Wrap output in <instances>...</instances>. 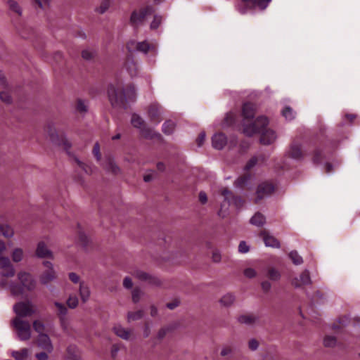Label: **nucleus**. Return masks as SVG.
Returning a JSON list of instances; mask_svg holds the SVG:
<instances>
[{
  "label": "nucleus",
  "instance_id": "6e6d98bb",
  "mask_svg": "<svg viewBox=\"0 0 360 360\" xmlns=\"http://www.w3.org/2000/svg\"><path fill=\"white\" fill-rule=\"evenodd\" d=\"M212 261L215 263L220 262L221 259V256L220 252L218 250H214L212 252Z\"/></svg>",
  "mask_w": 360,
  "mask_h": 360
},
{
  "label": "nucleus",
  "instance_id": "f03ea898",
  "mask_svg": "<svg viewBox=\"0 0 360 360\" xmlns=\"http://www.w3.org/2000/svg\"><path fill=\"white\" fill-rule=\"evenodd\" d=\"M108 94L113 106L122 105L125 102L133 101L136 96L135 89L133 86H128L122 89L111 85L108 88Z\"/></svg>",
  "mask_w": 360,
  "mask_h": 360
},
{
  "label": "nucleus",
  "instance_id": "603ef678",
  "mask_svg": "<svg viewBox=\"0 0 360 360\" xmlns=\"http://www.w3.org/2000/svg\"><path fill=\"white\" fill-rule=\"evenodd\" d=\"M243 274L248 278H255L257 276V271L252 268H247L244 270Z\"/></svg>",
  "mask_w": 360,
  "mask_h": 360
},
{
  "label": "nucleus",
  "instance_id": "6ab92c4d",
  "mask_svg": "<svg viewBox=\"0 0 360 360\" xmlns=\"http://www.w3.org/2000/svg\"><path fill=\"white\" fill-rule=\"evenodd\" d=\"M54 306L57 309V314L60 316V323L63 328L66 329V318L65 316L68 314V308L64 304L59 302H54Z\"/></svg>",
  "mask_w": 360,
  "mask_h": 360
},
{
  "label": "nucleus",
  "instance_id": "4468645a",
  "mask_svg": "<svg viewBox=\"0 0 360 360\" xmlns=\"http://www.w3.org/2000/svg\"><path fill=\"white\" fill-rule=\"evenodd\" d=\"M37 346L46 351L48 353H51L53 351V345L52 342L47 334H41L37 338Z\"/></svg>",
  "mask_w": 360,
  "mask_h": 360
},
{
  "label": "nucleus",
  "instance_id": "423d86ee",
  "mask_svg": "<svg viewBox=\"0 0 360 360\" xmlns=\"http://www.w3.org/2000/svg\"><path fill=\"white\" fill-rule=\"evenodd\" d=\"M221 194L224 196V202L221 205L218 214L221 217L226 216L228 206L231 204H233L236 207H240L243 204L241 198L234 197L231 191L226 188L221 189Z\"/></svg>",
  "mask_w": 360,
  "mask_h": 360
},
{
  "label": "nucleus",
  "instance_id": "aec40b11",
  "mask_svg": "<svg viewBox=\"0 0 360 360\" xmlns=\"http://www.w3.org/2000/svg\"><path fill=\"white\" fill-rule=\"evenodd\" d=\"M260 235L262 237L266 246L274 248H280V242L274 236H271L266 231L261 232Z\"/></svg>",
  "mask_w": 360,
  "mask_h": 360
},
{
  "label": "nucleus",
  "instance_id": "de8ad7c7",
  "mask_svg": "<svg viewBox=\"0 0 360 360\" xmlns=\"http://www.w3.org/2000/svg\"><path fill=\"white\" fill-rule=\"evenodd\" d=\"M336 342V338L334 336H326L323 340V344L326 347H333Z\"/></svg>",
  "mask_w": 360,
  "mask_h": 360
},
{
  "label": "nucleus",
  "instance_id": "39448f33",
  "mask_svg": "<svg viewBox=\"0 0 360 360\" xmlns=\"http://www.w3.org/2000/svg\"><path fill=\"white\" fill-rule=\"evenodd\" d=\"M68 276L73 284L78 285V292L80 299L83 303H86L91 296V290L89 285L75 272H69Z\"/></svg>",
  "mask_w": 360,
  "mask_h": 360
},
{
  "label": "nucleus",
  "instance_id": "473e14b6",
  "mask_svg": "<svg viewBox=\"0 0 360 360\" xmlns=\"http://www.w3.org/2000/svg\"><path fill=\"white\" fill-rule=\"evenodd\" d=\"M24 257V252L20 248H14L11 252V258L14 262H20Z\"/></svg>",
  "mask_w": 360,
  "mask_h": 360
},
{
  "label": "nucleus",
  "instance_id": "052dcab7",
  "mask_svg": "<svg viewBox=\"0 0 360 360\" xmlns=\"http://www.w3.org/2000/svg\"><path fill=\"white\" fill-rule=\"evenodd\" d=\"M205 132H202L199 134V136L196 140L198 146L199 147L202 146L205 142Z\"/></svg>",
  "mask_w": 360,
  "mask_h": 360
},
{
  "label": "nucleus",
  "instance_id": "c756f323",
  "mask_svg": "<svg viewBox=\"0 0 360 360\" xmlns=\"http://www.w3.org/2000/svg\"><path fill=\"white\" fill-rule=\"evenodd\" d=\"M131 123L134 127L139 129L141 133L143 134L145 123L143 120L139 115L133 114L131 119Z\"/></svg>",
  "mask_w": 360,
  "mask_h": 360
},
{
  "label": "nucleus",
  "instance_id": "2eb2a0df",
  "mask_svg": "<svg viewBox=\"0 0 360 360\" xmlns=\"http://www.w3.org/2000/svg\"><path fill=\"white\" fill-rule=\"evenodd\" d=\"M311 278L307 270L304 271L299 277H295L291 281V284L296 288L311 284Z\"/></svg>",
  "mask_w": 360,
  "mask_h": 360
},
{
  "label": "nucleus",
  "instance_id": "72a5a7b5",
  "mask_svg": "<svg viewBox=\"0 0 360 360\" xmlns=\"http://www.w3.org/2000/svg\"><path fill=\"white\" fill-rule=\"evenodd\" d=\"M112 0H102L96 8L97 13L103 14L106 12L112 5Z\"/></svg>",
  "mask_w": 360,
  "mask_h": 360
},
{
  "label": "nucleus",
  "instance_id": "dca6fc26",
  "mask_svg": "<svg viewBox=\"0 0 360 360\" xmlns=\"http://www.w3.org/2000/svg\"><path fill=\"white\" fill-rule=\"evenodd\" d=\"M36 255L40 258H54L53 253L50 249L48 248L47 245L44 241H41L37 244Z\"/></svg>",
  "mask_w": 360,
  "mask_h": 360
},
{
  "label": "nucleus",
  "instance_id": "b1692460",
  "mask_svg": "<svg viewBox=\"0 0 360 360\" xmlns=\"http://www.w3.org/2000/svg\"><path fill=\"white\" fill-rule=\"evenodd\" d=\"M103 167L105 170L108 172L117 174L120 172V168L115 163L114 160L111 158H107L103 163Z\"/></svg>",
  "mask_w": 360,
  "mask_h": 360
},
{
  "label": "nucleus",
  "instance_id": "c85d7f7f",
  "mask_svg": "<svg viewBox=\"0 0 360 360\" xmlns=\"http://www.w3.org/2000/svg\"><path fill=\"white\" fill-rule=\"evenodd\" d=\"M256 108L254 104L250 103H245L243 108V115L245 120L253 117Z\"/></svg>",
  "mask_w": 360,
  "mask_h": 360
},
{
  "label": "nucleus",
  "instance_id": "393cba45",
  "mask_svg": "<svg viewBox=\"0 0 360 360\" xmlns=\"http://www.w3.org/2000/svg\"><path fill=\"white\" fill-rule=\"evenodd\" d=\"M15 234L13 228L8 223H0V236L11 238Z\"/></svg>",
  "mask_w": 360,
  "mask_h": 360
},
{
  "label": "nucleus",
  "instance_id": "20e7f679",
  "mask_svg": "<svg viewBox=\"0 0 360 360\" xmlns=\"http://www.w3.org/2000/svg\"><path fill=\"white\" fill-rule=\"evenodd\" d=\"M11 326L15 330L17 338L20 341H27L31 338L32 330L29 321L20 317H15L11 321Z\"/></svg>",
  "mask_w": 360,
  "mask_h": 360
},
{
  "label": "nucleus",
  "instance_id": "a18cd8bd",
  "mask_svg": "<svg viewBox=\"0 0 360 360\" xmlns=\"http://www.w3.org/2000/svg\"><path fill=\"white\" fill-rule=\"evenodd\" d=\"M174 127L175 124L173 122L167 121L163 124L162 130L165 134H170L173 131Z\"/></svg>",
  "mask_w": 360,
  "mask_h": 360
},
{
  "label": "nucleus",
  "instance_id": "f8f14e48",
  "mask_svg": "<svg viewBox=\"0 0 360 360\" xmlns=\"http://www.w3.org/2000/svg\"><path fill=\"white\" fill-rule=\"evenodd\" d=\"M127 49L129 51H141L147 53L149 51L156 52L154 46L150 45L147 41L138 42L135 40H131L127 44Z\"/></svg>",
  "mask_w": 360,
  "mask_h": 360
},
{
  "label": "nucleus",
  "instance_id": "c03bdc74",
  "mask_svg": "<svg viewBox=\"0 0 360 360\" xmlns=\"http://www.w3.org/2000/svg\"><path fill=\"white\" fill-rule=\"evenodd\" d=\"M289 257L295 265H300L303 262L302 257L296 251L290 252Z\"/></svg>",
  "mask_w": 360,
  "mask_h": 360
},
{
  "label": "nucleus",
  "instance_id": "bf43d9fd",
  "mask_svg": "<svg viewBox=\"0 0 360 360\" xmlns=\"http://www.w3.org/2000/svg\"><path fill=\"white\" fill-rule=\"evenodd\" d=\"M123 285L125 288H127V289L131 288L133 286V283H132L131 278H129V277L124 278V279L123 281Z\"/></svg>",
  "mask_w": 360,
  "mask_h": 360
},
{
  "label": "nucleus",
  "instance_id": "9d476101",
  "mask_svg": "<svg viewBox=\"0 0 360 360\" xmlns=\"http://www.w3.org/2000/svg\"><path fill=\"white\" fill-rule=\"evenodd\" d=\"M43 265L46 268V270L39 276V281L41 284L47 285L56 279L57 274L54 269L53 264L51 262L44 261Z\"/></svg>",
  "mask_w": 360,
  "mask_h": 360
},
{
  "label": "nucleus",
  "instance_id": "ddd939ff",
  "mask_svg": "<svg viewBox=\"0 0 360 360\" xmlns=\"http://www.w3.org/2000/svg\"><path fill=\"white\" fill-rule=\"evenodd\" d=\"M274 191V187L271 183L264 182L258 186L256 192L255 201L258 202L264 198L269 196Z\"/></svg>",
  "mask_w": 360,
  "mask_h": 360
},
{
  "label": "nucleus",
  "instance_id": "a878e982",
  "mask_svg": "<svg viewBox=\"0 0 360 360\" xmlns=\"http://www.w3.org/2000/svg\"><path fill=\"white\" fill-rule=\"evenodd\" d=\"M244 4L248 6L255 7L257 6L260 9L264 10L267 6L268 4L271 2V0H241Z\"/></svg>",
  "mask_w": 360,
  "mask_h": 360
},
{
  "label": "nucleus",
  "instance_id": "cd10ccee",
  "mask_svg": "<svg viewBox=\"0 0 360 360\" xmlns=\"http://www.w3.org/2000/svg\"><path fill=\"white\" fill-rule=\"evenodd\" d=\"M288 155L295 160L300 159L302 157L300 146L297 143H292L288 151Z\"/></svg>",
  "mask_w": 360,
  "mask_h": 360
},
{
  "label": "nucleus",
  "instance_id": "3c124183",
  "mask_svg": "<svg viewBox=\"0 0 360 360\" xmlns=\"http://www.w3.org/2000/svg\"><path fill=\"white\" fill-rule=\"evenodd\" d=\"M233 352L232 347L230 345H224L222 347L220 354L222 356H226L231 355Z\"/></svg>",
  "mask_w": 360,
  "mask_h": 360
},
{
  "label": "nucleus",
  "instance_id": "37998d69",
  "mask_svg": "<svg viewBox=\"0 0 360 360\" xmlns=\"http://www.w3.org/2000/svg\"><path fill=\"white\" fill-rule=\"evenodd\" d=\"M52 0H33L35 6L39 7L42 10H45L49 7Z\"/></svg>",
  "mask_w": 360,
  "mask_h": 360
},
{
  "label": "nucleus",
  "instance_id": "7ed1b4c3",
  "mask_svg": "<svg viewBox=\"0 0 360 360\" xmlns=\"http://www.w3.org/2000/svg\"><path fill=\"white\" fill-rule=\"evenodd\" d=\"M20 284L11 286V293L14 297H22L25 292H30L35 289L37 283L34 277L28 272L20 271L18 274Z\"/></svg>",
  "mask_w": 360,
  "mask_h": 360
},
{
  "label": "nucleus",
  "instance_id": "69168bd1",
  "mask_svg": "<svg viewBox=\"0 0 360 360\" xmlns=\"http://www.w3.org/2000/svg\"><path fill=\"white\" fill-rule=\"evenodd\" d=\"M0 85L4 89H6L8 86L5 75L2 72H0Z\"/></svg>",
  "mask_w": 360,
  "mask_h": 360
},
{
  "label": "nucleus",
  "instance_id": "a211bd4d",
  "mask_svg": "<svg viewBox=\"0 0 360 360\" xmlns=\"http://www.w3.org/2000/svg\"><path fill=\"white\" fill-rule=\"evenodd\" d=\"M238 322L247 326H254L259 322V316L253 314L240 315L237 318Z\"/></svg>",
  "mask_w": 360,
  "mask_h": 360
},
{
  "label": "nucleus",
  "instance_id": "7c9ffc66",
  "mask_svg": "<svg viewBox=\"0 0 360 360\" xmlns=\"http://www.w3.org/2000/svg\"><path fill=\"white\" fill-rule=\"evenodd\" d=\"M30 351L27 348H23L18 351H12L11 356L15 360H25L29 356Z\"/></svg>",
  "mask_w": 360,
  "mask_h": 360
},
{
  "label": "nucleus",
  "instance_id": "4c0bfd02",
  "mask_svg": "<svg viewBox=\"0 0 360 360\" xmlns=\"http://www.w3.org/2000/svg\"><path fill=\"white\" fill-rule=\"evenodd\" d=\"M266 276L273 281H277L280 280L281 275L277 269L271 267L268 269Z\"/></svg>",
  "mask_w": 360,
  "mask_h": 360
},
{
  "label": "nucleus",
  "instance_id": "0e129e2a",
  "mask_svg": "<svg viewBox=\"0 0 360 360\" xmlns=\"http://www.w3.org/2000/svg\"><path fill=\"white\" fill-rule=\"evenodd\" d=\"M93 153L96 156V158L98 160H99L101 159L100 148H99L98 143H96L94 145V147L93 149Z\"/></svg>",
  "mask_w": 360,
  "mask_h": 360
},
{
  "label": "nucleus",
  "instance_id": "09e8293b",
  "mask_svg": "<svg viewBox=\"0 0 360 360\" xmlns=\"http://www.w3.org/2000/svg\"><path fill=\"white\" fill-rule=\"evenodd\" d=\"M162 22V17L160 15H154L153 20L150 23V29H157Z\"/></svg>",
  "mask_w": 360,
  "mask_h": 360
},
{
  "label": "nucleus",
  "instance_id": "5fc2aeb1",
  "mask_svg": "<svg viewBox=\"0 0 360 360\" xmlns=\"http://www.w3.org/2000/svg\"><path fill=\"white\" fill-rule=\"evenodd\" d=\"M142 292L138 289H135L132 292V300L134 302H138L141 298Z\"/></svg>",
  "mask_w": 360,
  "mask_h": 360
},
{
  "label": "nucleus",
  "instance_id": "9b49d317",
  "mask_svg": "<svg viewBox=\"0 0 360 360\" xmlns=\"http://www.w3.org/2000/svg\"><path fill=\"white\" fill-rule=\"evenodd\" d=\"M47 133L50 140L54 144L63 146L65 150L70 148V142L63 135L59 134L53 126L49 125L48 127Z\"/></svg>",
  "mask_w": 360,
  "mask_h": 360
},
{
  "label": "nucleus",
  "instance_id": "49530a36",
  "mask_svg": "<svg viewBox=\"0 0 360 360\" xmlns=\"http://www.w3.org/2000/svg\"><path fill=\"white\" fill-rule=\"evenodd\" d=\"M5 89L6 90H2L0 91V98L3 102L10 103L12 100L11 96L9 91L7 90V88Z\"/></svg>",
  "mask_w": 360,
  "mask_h": 360
},
{
  "label": "nucleus",
  "instance_id": "5701e85b",
  "mask_svg": "<svg viewBox=\"0 0 360 360\" xmlns=\"http://www.w3.org/2000/svg\"><path fill=\"white\" fill-rule=\"evenodd\" d=\"M162 114L161 108L158 104H153L148 110V115L152 120L158 123L160 122V116Z\"/></svg>",
  "mask_w": 360,
  "mask_h": 360
},
{
  "label": "nucleus",
  "instance_id": "680f3d73",
  "mask_svg": "<svg viewBox=\"0 0 360 360\" xmlns=\"http://www.w3.org/2000/svg\"><path fill=\"white\" fill-rule=\"evenodd\" d=\"M257 158H251L249 160V162L247 163V165L245 166V169L247 170L250 169L251 168H252L257 164Z\"/></svg>",
  "mask_w": 360,
  "mask_h": 360
},
{
  "label": "nucleus",
  "instance_id": "e2e57ef3",
  "mask_svg": "<svg viewBox=\"0 0 360 360\" xmlns=\"http://www.w3.org/2000/svg\"><path fill=\"white\" fill-rule=\"evenodd\" d=\"M76 162H77L78 165L84 170L86 173H91L92 171L91 169H89V167L84 162L79 161V160L76 159Z\"/></svg>",
  "mask_w": 360,
  "mask_h": 360
},
{
  "label": "nucleus",
  "instance_id": "79ce46f5",
  "mask_svg": "<svg viewBox=\"0 0 360 360\" xmlns=\"http://www.w3.org/2000/svg\"><path fill=\"white\" fill-rule=\"evenodd\" d=\"M143 316V312L139 310L136 312H129L127 315V320L129 322L141 319Z\"/></svg>",
  "mask_w": 360,
  "mask_h": 360
},
{
  "label": "nucleus",
  "instance_id": "a19ab883",
  "mask_svg": "<svg viewBox=\"0 0 360 360\" xmlns=\"http://www.w3.org/2000/svg\"><path fill=\"white\" fill-rule=\"evenodd\" d=\"M282 115L287 120L289 121L293 120L295 117V112L288 106L284 108L282 110Z\"/></svg>",
  "mask_w": 360,
  "mask_h": 360
},
{
  "label": "nucleus",
  "instance_id": "338daca9",
  "mask_svg": "<svg viewBox=\"0 0 360 360\" xmlns=\"http://www.w3.org/2000/svg\"><path fill=\"white\" fill-rule=\"evenodd\" d=\"M179 301L178 300H174L172 302L167 303V308H169L170 309H174L177 306H179Z\"/></svg>",
  "mask_w": 360,
  "mask_h": 360
},
{
  "label": "nucleus",
  "instance_id": "4be33fe9",
  "mask_svg": "<svg viewBox=\"0 0 360 360\" xmlns=\"http://www.w3.org/2000/svg\"><path fill=\"white\" fill-rule=\"evenodd\" d=\"M235 301V295L232 293L228 292L221 297L219 300V303L221 307L229 308L234 304Z\"/></svg>",
  "mask_w": 360,
  "mask_h": 360
},
{
  "label": "nucleus",
  "instance_id": "864d4df0",
  "mask_svg": "<svg viewBox=\"0 0 360 360\" xmlns=\"http://www.w3.org/2000/svg\"><path fill=\"white\" fill-rule=\"evenodd\" d=\"M249 246L245 241H241L238 245V251L241 253H247L249 251Z\"/></svg>",
  "mask_w": 360,
  "mask_h": 360
},
{
  "label": "nucleus",
  "instance_id": "1a4fd4ad",
  "mask_svg": "<svg viewBox=\"0 0 360 360\" xmlns=\"http://www.w3.org/2000/svg\"><path fill=\"white\" fill-rule=\"evenodd\" d=\"M154 11L152 6H147L135 10L131 13L130 17V23L134 27L139 26L143 23L148 15L153 13Z\"/></svg>",
  "mask_w": 360,
  "mask_h": 360
},
{
  "label": "nucleus",
  "instance_id": "6e6552de",
  "mask_svg": "<svg viewBox=\"0 0 360 360\" xmlns=\"http://www.w3.org/2000/svg\"><path fill=\"white\" fill-rule=\"evenodd\" d=\"M6 250L5 243L0 240V274L1 275L14 276L15 269L9 258L4 255Z\"/></svg>",
  "mask_w": 360,
  "mask_h": 360
},
{
  "label": "nucleus",
  "instance_id": "2f4dec72",
  "mask_svg": "<svg viewBox=\"0 0 360 360\" xmlns=\"http://www.w3.org/2000/svg\"><path fill=\"white\" fill-rule=\"evenodd\" d=\"M266 219L261 213H256L251 219L250 224L257 226H262L265 224Z\"/></svg>",
  "mask_w": 360,
  "mask_h": 360
},
{
  "label": "nucleus",
  "instance_id": "13d9d810",
  "mask_svg": "<svg viewBox=\"0 0 360 360\" xmlns=\"http://www.w3.org/2000/svg\"><path fill=\"white\" fill-rule=\"evenodd\" d=\"M249 348L251 350H256L258 348L259 343L255 339H252L248 342Z\"/></svg>",
  "mask_w": 360,
  "mask_h": 360
},
{
  "label": "nucleus",
  "instance_id": "58836bf2",
  "mask_svg": "<svg viewBox=\"0 0 360 360\" xmlns=\"http://www.w3.org/2000/svg\"><path fill=\"white\" fill-rule=\"evenodd\" d=\"M13 276L1 275L0 274V288L2 289H9L11 290V286L15 285V283H10L7 278Z\"/></svg>",
  "mask_w": 360,
  "mask_h": 360
},
{
  "label": "nucleus",
  "instance_id": "412c9836",
  "mask_svg": "<svg viewBox=\"0 0 360 360\" xmlns=\"http://www.w3.org/2000/svg\"><path fill=\"white\" fill-rule=\"evenodd\" d=\"M226 144V138L221 133L216 134L212 137V146L218 150L222 149Z\"/></svg>",
  "mask_w": 360,
  "mask_h": 360
},
{
  "label": "nucleus",
  "instance_id": "4d7b16f0",
  "mask_svg": "<svg viewBox=\"0 0 360 360\" xmlns=\"http://www.w3.org/2000/svg\"><path fill=\"white\" fill-rule=\"evenodd\" d=\"M47 353L48 352H46V351L39 352L36 354L35 356L37 360H49V355Z\"/></svg>",
  "mask_w": 360,
  "mask_h": 360
},
{
  "label": "nucleus",
  "instance_id": "ea45409f",
  "mask_svg": "<svg viewBox=\"0 0 360 360\" xmlns=\"http://www.w3.org/2000/svg\"><path fill=\"white\" fill-rule=\"evenodd\" d=\"M34 330L38 333V335L41 334H45L44 332L45 330V325L40 320H35L32 323Z\"/></svg>",
  "mask_w": 360,
  "mask_h": 360
},
{
  "label": "nucleus",
  "instance_id": "f3484780",
  "mask_svg": "<svg viewBox=\"0 0 360 360\" xmlns=\"http://www.w3.org/2000/svg\"><path fill=\"white\" fill-rule=\"evenodd\" d=\"M133 276L141 281H148L149 283L153 285H159L160 283L158 278L154 277L149 274L141 270L134 271Z\"/></svg>",
  "mask_w": 360,
  "mask_h": 360
},
{
  "label": "nucleus",
  "instance_id": "e433bc0d",
  "mask_svg": "<svg viewBox=\"0 0 360 360\" xmlns=\"http://www.w3.org/2000/svg\"><path fill=\"white\" fill-rule=\"evenodd\" d=\"M7 5L9 9L18 15H22V8L19 4L15 0H8Z\"/></svg>",
  "mask_w": 360,
  "mask_h": 360
},
{
  "label": "nucleus",
  "instance_id": "c9c22d12",
  "mask_svg": "<svg viewBox=\"0 0 360 360\" xmlns=\"http://www.w3.org/2000/svg\"><path fill=\"white\" fill-rule=\"evenodd\" d=\"M68 354L70 360H79L80 358V354L78 349L74 346L70 345L68 347Z\"/></svg>",
  "mask_w": 360,
  "mask_h": 360
},
{
  "label": "nucleus",
  "instance_id": "774afa93",
  "mask_svg": "<svg viewBox=\"0 0 360 360\" xmlns=\"http://www.w3.org/2000/svg\"><path fill=\"white\" fill-rule=\"evenodd\" d=\"M262 288L264 291L268 292L271 288V285L269 281H263L261 284Z\"/></svg>",
  "mask_w": 360,
  "mask_h": 360
},
{
  "label": "nucleus",
  "instance_id": "bb28decb",
  "mask_svg": "<svg viewBox=\"0 0 360 360\" xmlns=\"http://www.w3.org/2000/svg\"><path fill=\"white\" fill-rule=\"evenodd\" d=\"M115 333L123 340H129L131 337V330H127L120 325H115L113 328Z\"/></svg>",
  "mask_w": 360,
  "mask_h": 360
},
{
  "label": "nucleus",
  "instance_id": "f704fd0d",
  "mask_svg": "<svg viewBox=\"0 0 360 360\" xmlns=\"http://www.w3.org/2000/svg\"><path fill=\"white\" fill-rule=\"evenodd\" d=\"M66 304L70 309H75L79 305V298L76 295L70 294L66 300Z\"/></svg>",
  "mask_w": 360,
  "mask_h": 360
},
{
  "label": "nucleus",
  "instance_id": "8fccbe9b",
  "mask_svg": "<svg viewBox=\"0 0 360 360\" xmlns=\"http://www.w3.org/2000/svg\"><path fill=\"white\" fill-rule=\"evenodd\" d=\"M77 109L80 112H86L88 110V106L84 101L79 100L77 103Z\"/></svg>",
  "mask_w": 360,
  "mask_h": 360
},
{
  "label": "nucleus",
  "instance_id": "f257e3e1",
  "mask_svg": "<svg viewBox=\"0 0 360 360\" xmlns=\"http://www.w3.org/2000/svg\"><path fill=\"white\" fill-rule=\"evenodd\" d=\"M268 123L269 121L266 117H259L252 124L248 125L244 123L243 133L250 136L256 132L261 131L260 143L264 145L271 144L276 141L277 136L274 130L269 129L264 130Z\"/></svg>",
  "mask_w": 360,
  "mask_h": 360
},
{
  "label": "nucleus",
  "instance_id": "0eeeda50",
  "mask_svg": "<svg viewBox=\"0 0 360 360\" xmlns=\"http://www.w3.org/2000/svg\"><path fill=\"white\" fill-rule=\"evenodd\" d=\"M13 309L16 314L15 317L20 319L31 316L37 311L36 306L30 300L18 302L13 305Z\"/></svg>",
  "mask_w": 360,
  "mask_h": 360
}]
</instances>
